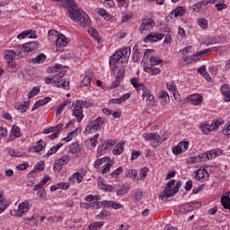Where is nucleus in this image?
Wrapping results in <instances>:
<instances>
[{
	"label": "nucleus",
	"mask_w": 230,
	"mask_h": 230,
	"mask_svg": "<svg viewBox=\"0 0 230 230\" xmlns=\"http://www.w3.org/2000/svg\"><path fill=\"white\" fill-rule=\"evenodd\" d=\"M57 3H66L68 7V14L70 19L79 26L85 28L91 24V20L89 19V15L85 13L83 10L78 9V4L74 0H55Z\"/></svg>",
	"instance_id": "f257e3e1"
},
{
	"label": "nucleus",
	"mask_w": 230,
	"mask_h": 230,
	"mask_svg": "<svg viewBox=\"0 0 230 230\" xmlns=\"http://www.w3.org/2000/svg\"><path fill=\"white\" fill-rule=\"evenodd\" d=\"M224 153L220 148L212 149L201 155L191 156L187 163L189 164H195V163H206L211 159H215L217 155H222Z\"/></svg>",
	"instance_id": "f03ea898"
},
{
	"label": "nucleus",
	"mask_w": 230,
	"mask_h": 230,
	"mask_svg": "<svg viewBox=\"0 0 230 230\" xmlns=\"http://www.w3.org/2000/svg\"><path fill=\"white\" fill-rule=\"evenodd\" d=\"M66 73L67 71L64 70L59 74L56 75L55 77H46L45 83L49 85L53 82V85L55 87H61V89H65V91H69V81H64L62 78L66 76Z\"/></svg>",
	"instance_id": "7ed1b4c3"
},
{
	"label": "nucleus",
	"mask_w": 230,
	"mask_h": 230,
	"mask_svg": "<svg viewBox=\"0 0 230 230\" xmlns=\"http://www.w3.org/2000/svg\"><path fill=\"white\" fill-rule=\"evenodd\" d=\"M123 57H125V54L121 50H117L112 56L110 58L109 64L110 66H113L112 71L113 74L116 75V73L119 72V69H125L123 68Z\"/></svg>",
	"instance_id": "20e7f679"
},
{
	"label": "nucleus",
	"mask_w": 230,
	"mask_h": 230,
	"mask_svg": "<svg viewBox=\"0 0 230 230\" xmlns=\"http://www.w3.org/2000/svg\"><path fill=\"white\" fill-rule=\"evenodd\" d=\"M37 48H39V42L37 41H31L23 45H18L16 47V53H17L18 58H24L27 53L35 51Z\"/></svg>",
	"instance_id": "39448f33"
},
{
	"label": "nucleus",
	"mask_w": 230,
	"mask_h": 230,
	"mask_svg": "<svg viewBox=\"0 0 230 230\" xmlns=\"http://www.w3.org/2000/svg\"><path fill=\"white\" fill-rule=\"evenodd\" d=\"M175 186V180H171L167 182L163 192L159 194V199L163 200V202H166L170 197H175V189L172 188Z\"/></svg>",
	"instance_id": "423d86ee"
},
{
	"label": "nucleus",
	"mask_w": 230,
	"mask_h": 230,
	"mask_svg": "<svg viewBox=\"0 0 230 230\" xmlns=\"http://www.w3.org/2000/svg\"><path fill=\"white\" fill-rule=\"evenodd\" d=\"M143 137L146 141H151V146H154V148L162 145L163 141H166V137L163 138L161 135L157 133H145Z\"/></svg>",
	"instance_id": "0eeeda50"
},
{
	"label": "nucleus",
	"mask_w": 230,
	"mask_h": 230,
	"mask_svg": "<svg viewBox=\"0 0 230 230\" xmlns=\"http://www.w3.org/2000/svg\"><path fill=\"white\" fill-rule=\"evenodd\" d=\"M105 123V119L102 117H98L94 120L88 123V125L85 128V132L88 134H91L93 132H96L99 130L100 127Z\"/></svg>",
	"instance_id": "6e6552de"
},
{
	"label": "nucleus",
	"mask_w": 230,
	"mask_h": 230,
	"mask_svg": "<svg viewBox=\"0 0 230 230\" xmlns=\"http://www.w3.org/2000/svg\"><path fill=\"white\" fill-rule=\"evenodd\" d=\"M154 26H155V22L152 18L143 19L138 31L143 35L145 31H150V30H154Z\"/></svg>",
	"instance_id": "1a4fd4ad"
},
{
	"label": "nucleus",
	"mask_w": 230,
	"mask_h": 230,
	"mask_svg": "<svg viewBox=\"0 0 230 230\" xmlns=\"http://www.w3.org/2000/svg\"><path fill=\"white\" fill-rule=\"evenodd\" d=\"M207 53H211V49H205L203 50L198 51L193 56L187 57L183 60L187 64H191V62H197V60H200V58H202V56L206 55Z\"/></svg>",
	"instance_id": "9d476101"
},
{
	"label": "nucleus",
	"mask_w": 230,
	"mask_h": 230,
	"mask_svg": "<svg viewBox=\"0 0 230 230\" xmlns=\"http://www.w3.org/2000/svg\"><path fill=\"white\" fill-rule=\"evenodd\" d=\"M68 42L69 41L67 40V38L64 34L58 33V38L56 40L57 51H64V48H66V46H67Z\"/></svg>",
	"instance_id": "9b49d317"
},
{
	"label": "nucleus",
	"mask_w": 230,
	"mask_h": 230,
	"mask_svg": "<svg viewBox=\"0 0 230 230\" xmlns=\"http://www.w3.org/2000/svg\"><path fill=\"white\" fill-rule=\"evenodd\" d=\"M72 107H74L73 116L76 118L77 123H82V119H84V109H82L77 102H73Z\"/></svg>",
	"instance_id": "f8f14e48"
},
{
	"label": "nucleus",
	"mask_w": 230,
	"mask_h": 230,
	"mask_svg": "<svg viewBox=\"0 0 230 230\" xmlns=\"http://www.w3.org/2000/svg\"><path fill=\"white\" fill-rule=\"evenodd\" d=\"M70 160L71 156L67 155L56 160L54 164V170H58V172H60V170H62V166H64V164H67V163H69Z\"/></svg>",
	"instance_id": "ddd939ff"
},
{
	"label": "nucleus",
	"mask_w": 230,
	"mask_h": 230,
	"mask_svg": "<svg viewBox=\"0 0 230 230\" xmlns=\"http://www.w3.org/2000/svg\"><path fill=\"white\" fill-rule=\"evenodd\" d=\"M30 211V201L25 200L19 204L18 210L14 214L16 217H22L24 213H28Z\"/></svg>",
	"instance_id": "4468645a"
},
{
	"label": "nucleus",
	"mask_w": 230,
	"mask_h": 230,
	"mask_svg": "<svg viewBox=\"0 0 230 230\" xmlns=\"http://www.w3.org/2000/svg\"><path fill=\"white\" fill-rule=\"evenodd\" d=\"M163 39H164V34L150 33L144 39V42H157L158 40H163Z\"/></svg>",
	"instance_id": "2eb2a0df"
},
{
	"label": "nucleus",
	"mask_w": 230,
	"mask_h": 230,
	"mask_svg": "<svg viewBox=\"0 0 230 230\" xmlns=\"http://www.w3.org/2000/svg\"><path fill=\"white\" fill-rule=\"evenodd\" d=\"M116 80L111 84V89H116V87H119V80L125 76V69H119V72H115Z\"/></svg>",
	"instance_id": "dca6fc26"
},
{
	"label": "nucleus",
	"mask_w": 230,
	"mask_h": 230,
	"mask_svg": "<svg viewBox=\"0 0 230 230\" xmlns=\"http://www.w3.org/2000/svg\"><path fill=\"white\" fill-rule=\"evenodd\" d=\"M189 102H191L193 105H202L203 98L202 95L196 93L187 97Z\"/></svg>",
	"instance_id": "f3484780"
},
{
	"label": "nucleus",
	"mask_w": 230,
	"mask_h": 230,
	"mask_svg": "<svg viewBox=\"0 0 230 230\" xmlns=\"http://www.w3.org/2000/svg\"><path fill=\"white\" fill-rule=\"evenodd\" d=\"M139 78L137 77H133L130 79V83L133 85V87H135V89H137V93H139L140 91H142V93L146 89L145 87V84H139Z\"/></svg>",
	"instance_id": "a211bd4d"
},
{
	"label": "nucleus",
	"mask_w": 230,
	"mask_h": 230,
	"mask_svg": "<svg viewBox=\"0 0 230 230\" xmlns=\"http://www.w3.org/2000/svg\"><path fill=\"white\" fill-rule=\"evenodd\" d=\"M94 74L93 72H89L81 81V87H86V85H91V82H93V77Z\"/></svg>",
	"instance_id": "6ab92c4d"
},
{
	"label": "nucleus",
	"mask_w": 230,
	"mask_h": 230,
	"mask_svg": "<svg viewBox=\"0 0 230 230\" xmlns=\"http://www.w3.org/2000/svg\"><path fill=\"white\" fill-rule=\"evenodd\" d=\"M144 71L146 73H149V75H153L155 76V75H159L161 73V68L155 67L154 66H146L144 65Z\"/></svg>",
	"instance_id": "aec40b11"
},
{
	"label": "nucleus",
	"mask_w": 230,
	"mask_h": 230,
	"mask_svg": "<svg viewBox=\"0 0 230 230\" xmlns=\"http://www.w3.org/2000/svg\"><path fill=\"white\" fill-rule=\"evenodd\" d=\"M195 173H196L197 181H200L201 179H204L206 175L208 178H209V172H208V170H206L205 168L197 170Z\"/></svg>",
	"instance_id": "412c9836"
},
{
	"label": "nucleus",
	"mask_w": 230,
	"mask_h": 230,
	"mask_svg": "<svg viewBox=\"0 0 230 230\" xmlns=\"http://www.w3.org/2000/svg\"><path fill=\"white\" fill-rule=\"evenodd\" d=\"M179 211L180 213H190V211H193V202L181 205Z\"/></svg>",
	"instance_id": "4be33fe9"
},
{
	"label": "nucleus",
	"mask_w": 230,
	"mask_h": 230,
	"mask_svg": "<svg viewBox=\"0 0 230 230\" xmlns=\"http://www.w3.org/2000/svg\"><path fill=\"white\" fill-rule=\"evenodd\" d=\"M48 144L44 141H42V139L39 140L37 142L36 146H33L32 148L33 150H35L36 154H39V152H42L44 150V148H46V146Z\"/></svg>",
	"instance_id": "5701e85b"
},
{
	"label": "nucleus",
	"mask_w": 230,
	"mask_h": 230,
	"mask_svg": "<svg viewBox=\"0 0 230 230\" xmlns=\"http://www.w3.org/2000/svg\"><path fill=\"white\" fill-rule=\"evenodd\" d=\"M64 146V144L58 143L55 146L51 147L48 153L44 155V157H49L50 155H53V154H57L58 150H60Z\"/></svg>",
	"instance_id": "b1692460"
},
{
	"label": "nucleus",
	"mask_w": 230,
	"mask_h": 230,
	"mask_svg": "<svg viewBox=\"0 0 230 230\" xmlns=\"http://www.w3.org/2000/svg\"><path fill=\"white\" fill-rule=\"evenodd\" d=\"M17 56V49L14 50H5L4 52V58L7 61L13 60L15 57Z\"/></svg>",
	"instance_id": "393cba45"
},
{
	"label": "nucleus",
	"mask_w": 230,
	"mask_h": 230,
	"mask_svg": "<svg viewBox=\"0 0 230 230\" xmlns=\"http://www.w3.org/2000/svg\"><path fill=\"white\" fill-rule=\"evenodd\" d=\"M139 58H141V52H139V47L137 45H135L133 47L132 60L134 62H139Z\"/></svg>",
	"instance_id": "a878e982"
},
{
	"label": "nucleus",
	"mask_w": 230,
	"mask_h": 230,
	"mask_svg": "<svg viewBox=\"0 0 230 230\" xmlns=\"http://www.w3.org/2000/svg\"><path fill=\"white\" fill-rule=\"evenodd\" d=\"M68 152L69 154H73V155H75V154H80V152H82V148L77 143H74L70 145Z\"/></svg>",
	"instance_id": "bb28decb"
},
{
	"label": "nucleus",
	"mask_w": 230,
	"mask_h": 230,
	"mask_svg": "<svg viewBox=\"0 0 230 230\" xmlns=\"http://www.w3.org/2000/svg\"><path fill=\"white\" fill-rule=\"evenodd\" d=\"M46 61V55L43 53L38 55L34 58H31L30 62H32V64H42V62Z\"/></svg>",
	"instance_id": "cd10ccee"
},
{
	"label": "nucleus",
	"mask_w": 230,
	"mask_h": 230,
	"mask_svg": "<svg viewBox=\"0 0 230 230\" xmlns=\"http://www.w3.org/2000/svg\"><path fill=\"white\" fill-rule=\"evenodd\" d=\"M40 93V86H34L31 90L28 93V100L37 96Z\"/></svg>",
	"instance_id": "c85d7f7f"
},
{
	"label": "nucleus",
	"mask_w": 230,
	"mask_h": 230,
	"mask_svg": "<svg viewBox=\"0 0 230 230\" xmlns=\"http://www.w3.org/2000/svg\"><path fill=\"white\" fill-rule=\"evenodd\" d=\"M173 12H174V18L182 17V15L186 13V8L182 6H178L173 10Z\"/></svg>",
	"instance_id": "c756f323"
},
{
	"label": "nucleus",
	"mask_w": 230,
	"mask_h": 230,
	"mask_svg": "<svg viewBox=\"0 0 230 230\" xmlns=\"http://www.w3.org/2000/svg\"><path fill=\"white\" fill-rule=\"evenodd\" d=\"M123 150H125L123 143L118 144L113 147V155H121V154H123Z\"/></svg>",
	"instance_id": "7c9ffc66"
},
{
	"label": "nucleus",
	"mask_w": 230,
	"mask_h": 230,
	"mask_svg": "<svg viewBox=\"0 0 230 230\" xmlns=\"http://www.w3.org/2000/svg\"><path fill=\"white\" fill-rule=\"evenodd\" d=\"M208 4H209V2H208V0L199 1L196 4H194L193 11L199 12L200 8H202L203 6H208Z\"/></svg>",
	"instance_id": "2f4dec72"
},
{
	"label": "nucleus",
	"mask_w": 230,
	"mask_h": 230,
	"mask_svg": "<svg viewBox=\"0 0 230 230\" xmlns=\"http://www.w3.org/2000/svg\"><path fill=\"white\" fill-rule=\"evenodd\" d=\"M107 161H111V158L110 157H103V158H100V159H97L95 162H94V168H96V170H98V168H100V166H102V164L103 163H107Z\"/></svg>",
	"instance_id": "473e14b6"
},
{
	"label": "nucleus",
	"mask_w": 230,
	"mask_h": 230,
	"mask_svg": "<svg viewBox=\"0 0 230 230\" xmlns=\"http://www.w3.org/2000/svg\"><path fill=\"white\" fill-rule=\"evenodd\" d=\"M77 105H79L82 109H89L93 107V102L89 101H76Z\"/></svg>",
	"instance_id": "72a5a7b5"
},
{
	"label": "nucleus",
	"mask_w": 230,
	"mask_h": 230,
	"mask_svg": "<svg viewBox=\"0 0 230 230\" xmlns=\"http://www.w3.org/2000/svg\"><path fill=\"white\" fill-rule=\"evenodd\" d=\"M75 179L76 180L77 183L80 184V182L84 181V176H82L80 172H76L69 178V181H75Z\"/></svg>",
	"instance_id": "f704fd0d"
},
{
	"label": "nucleus",
	"mask_w": 230,
	"mask_h": 230,
	"mask_svg": "<svg viewBox=\"0 0 230 230\" xmlns=\"http://www.w3.org/2000/svg\"><path fill=\"white\" fill-rule=\"evenodd\" d=\"M148 175V167H144L140 170V178H137V181H145Z\"/></svg>",
	"instance_id": "c9c22d12"
},
{
	"label": "nucleus",
	"mask_w": 230,
	"mask_h": 230,
	"mask_svg": "<svg viewBox=\"0 0 230 230\" xmlns=\"http://www.w3.org/2000/svg\"><path fill=\"white\" fill-rule=\"evenodd\" d=\"M67 105H69V99L65 100L64 102L59 105L58 110L57 111V116H60V114H62L64 111V108L67 107Z\"/></svg>",
	"instance_id": "e433bc0d"
},
{
	"label": "nucleus",
	"mask_w": 230,
	"mask_h": 230,
	"mask_svg": "<svg viewBox=\"0 0 230 230\" xmlns=\"http://www.w3.org/2000/svg\"><path fill=\"white\" fill-rule=\"evenodd\" d=\"M197 24L198 26H199V28H202V30H207L208 20H206L205 18H200L197 21Z\"/></svg>",
	"instance_id": "4c0bfd02"
},
{
	"label": "nucleus",
	"mask_w": 230,
	"mask_h": 230,
	"mask_svg": "<svg viewBox=\"0 0 230 230\" xmlns=\"http://www.w3.org/2000/svg\"><path fill=\"white\" fill-rule=\"evenodd\" d=\"M39 218L40 216L38 214H34L30 219H29V226H37L39 224Z\"/></svg>",
	"instance_id": "58836bf2"
},
{
	"label": "nucleus",
	"mask_w": 230,
	"mask_h": 230,
	"mask_svg": "<svg viewBox=\"0 0 230 230\" xmlns=\"http://www.w3.org/2000/svg\"><path fill=\"white\" fill-rule=\"evenodd\" d=\"M126 177H129L132 181H136L137 179V171L129 170L126 172Z\"/></svg>",
	"instance_id": "ea45409f"
},
{
	"label": "nucleus",
	"mask_w": 230,
	"mask_h": 230,
	"mask_svg": "<svg viewBox=\"0 0 230 230\" xmlns=\"http://www.w3.org/2000/svg\"><path fill=\"white\" fill-rule=\"evenodd\" d=\"M11 134L14 136V137H19L21 136V128H19V126L13 125L12 127Z\"/></svg>",
	"instance_id": "a19ab883"
},
{
	"label": "nucleus",
	"mask_w": 230,
	"mask_h": 230,
	"mask_svg": "<svg viewBox=\"0 0 230 230\" xmlns=\"http://www.w3.org/2000/svg\"><path fill=\"white\" fill-rule=\"evenodd\" d=\"M227 37L221 35V36H215L214 37V44H224L226 42Z\"/></svg>",
	"instance_id": "79ce46f5"
},
{
	"label": "nucleus",
	"mask_w": 230,
	"mask_h": 230,
	"mask_svg": "<svg viewBox=\"0 0 230 230\" xmlns=\"http://www.w3.org/2000/svg\"><path fill=\"white\" fill-rule=\"evenodd\" d=\"M161 62H163V60H161L159 57L155 56L150 58V66H155L161 64Z\"/></svg>",
	"instance_id": "37998d69"
},
{
	"label": "nucleus",
	"mask_w": 230,
	"mask_h": 230,
	"mask_svg": "<svg viewBox=\"0 0 230 230\" xmlns=\"http://www.w3.org/2000/svg\"><path fill=\"white\" fill-rule=\"evenodd\" d=\"M36 196L40 199L41 200H46V197H47V193H46V190L44 189H40L37 193Z\"/></svg>",
	"instance_id": "c03bdc74"
},
{
	"label": "nucleus",
	"mask_w": 230,
	"mask_h": 230,
	"mask_svg": "<svg viewBox=\"0 0 230 230\" xmlns=\"http://www.w3.org/2000/svg\"><path fill=\"white\" fill-rule=\"evenodd\" d=\"M7 71L9 73H13V71H15V61H13V59L7 61Z\"/></svg>",
	"instance_id": "a18cd8bd"
},
{
	"label": "nucleus",
	"mask_w": 230,
	"mask_h": 230,
	"mask_svg": "<svg viewBox=\"0 0 230 230\" xmlns=\"http://www.w3.org/2000/svg\"><path fill=\"white\" fill-rule=\"evenodd\" d=\"M216 8L217 12H222V10L227 9V4H224V0H220L219 3L216 4Z\"/></svg>",
	"instance_id": "49530a36"
},
{
	"label": "nucleus",
	"mask_w": 230,
	"mask_h": 230,
	"mask_svg": "<svg viewBox=\"0 0 230 230\" xmlns=\"http://www.w3.org/2000/svg\"><path fill=\"white\" fill-rule=\"evenodd\" d=\"M166 85H167V89L169 91H172L174 99L177 100L178 99L177 96H176L177 93H175L177 86L175 85V84H173V83H167Z\"/></svg>",
	"instance_id": "de8ad7c7"
},
{
	"label": "nucleus",
	"mask_w": 230,
	"mask_h": 230,
	"mask_svg": "<svg viewBox=\"0 0 230 230\" xmlns=\"http://www.w3.org/2000/svg\"><path fill=\"white\" fill-rule=\"evenodd\" d=\"M172 154L174 155H181V154H182V147L181 144H178L176 146L172 148Z\"/></svg>",
	"instance_id": "09e8293b"
},
{
	"label": "nucleus",
	"mask_w": 230,
	"mask_h": 230,
	"mask_svg": "<svg viewBox=\"0 0 230 230\" xmlns=\"http://www.w3.org/2000/svg\"><path fill=\"white\" fill-rule=\"evenodd\" d=\"M31 31H24L17 35V39L19 40H22V39H26V37H28L30 35V33H31Z\"/></svg>",
	"instance_id": "8fccbe9b"
},
{
	"label": "nucleus",
	"mask_w": 230,
	"mask_h": 230,
	"mask_svg": "<svg viewBox=\"0 0 230 230\" xmlns=\"http://www.w3.org/2000/svg\"><path fill=\"white\" fill-rule=\"evenodd\" d=\"M147 105L149 107H155V100L154 99V95L151 94L146 98Z\"/></svg>",
	"instance_id": "3c124183"
},
{
	"label": "nucleus",
	"mask_w": 230,
	"mask_h": 230,
	"mask_svg": "<svg viewBox=\"0 0 230 230\" xmlns=\"http://www.w3.org/2000/svg\"><path fill=\"white\" fill-rule=\"evenodd\" d=\"M115 145L116 141L111 140V142L103 144L102 148H104V150H111V148H112V146H114Z\"/></svg>",
	"instance_id": "603ef678"
},
{
	"label": "nucleus",
	"mask_w": 230,
	"mask_h": 230,
	"mask_svg": "<svg viewBox=\"0 0 230 230\" xmlns=\"http://www.w3.org/2000/svg\"><path fill=\"white\" fill-rule=\"evenodd\" d=\"M203 44L206 46H209V44H215V38L214 37H207L203 40Z\"/></svg>",
	"instance_id": "864d4df0"
},
{
	"label": "nucleus",
	"mask_w": 230,
	"mask_h": 230,
	"mask_svg": "<svg viewBox=\"0 0 230 230\" xmlns=\"http://www.w3.org/2000/svg\"><path fill=\"white\" fill-rule=\"evenodd\" d=\"M121 173H123V167H119L116 170H114L111 175L112 177H118V175H120Z\"/></svg>",
	"instance_id": "5fc2aeb1"
},
{
	"label": "nucleus",
	"mask_w": 230,
	"mask_h": 230,
	"mask_svg": "<svg viewBox=\"0 0 230 230\" xmlns=\"http://www.w3.org/2000/svg\"><path fill=\"white\" fill-rule=\"evenodd\" d=\"M28 107H30V101L24 102V103L20 107L19 111L22 112H26V111H28Z\"/></svg>",
	"instance_id": "6e6d98bb"
},
{
	"label": "nucleus",
	"mask_w": 230,
	"mask_h": 230,
	"mask_svg": "<svg viewBox=\"0 0 230 230\" xmlns=\"http://www.w3.org/2000/svg\"><path fill=\"white\" fill-rule=\"evenodd\" d=\"M88 33L93 38V39H96L98 40V31H96L95 29H89L88 30Z\"/></svg>",
	"instance_id": "4d7b16f0"
},
{
	"label": "nucleus",
	"mask_w": 230,
	"mask_h": 230,
	"mask_svg": "<svg viewBox=\"0 0 230 230\" xmlns=\"http://www.w3.org/2000/svg\"><path fill=\"white\" fill-rule=\"evenodd\" d=\"M134 199L135 200H141L143 199V191L135 190Z\"/></svg>",
	"instance_id": "13d9d810"
},
{
	"label": "nucleus",
	"mask_w": 230,
	"mask_h": 230,
	"mask_svg": "<svg viewBox=\"0 0 230 230\" xmlns=\"http://www.w3.org/2000/svg\"><path fill=\"white\" fill-rule=\"evenodd\" d=\"M35 168L38 172H43L44 168H46V164L44 162H40L35 165Z\"/></svg>",
	"instance_id": "bf43d9fd"
},
{
	"label": "nucleus",
	"mask_w": 230,
	"mask_h": 230,
	"mask_svg": "<svg viewBox=\"0 0 230 230\" xmlns=\"http://www.w3.org/2000/svg\"><path fill=\"white\" fill-rule=\"evenodd\" d=\"M105 217H111V212L102 210L100 214L97 215V218H103Z\"/></svg>",
	"instance_id": "052dcab7"
},
{
	"label": "nucleus",
	"mask_w": 230,
	"mask_h": 230,
	"mask_svg": "<svg viewBox=\"0 0 230 230\" xmlns=\"http://www.w3.org/2000/svg\"><path fill=\"white\" fill-rule=\"evenodd\" d=\"M9 204L6 201H0V213H4V209L8 208Z\"/></svg>",
	"instance_id": "680f3d73"
},
{
	"label": "nucleus",
	"mask_w": 230,
	"mask_h": 230,
	"mask_svg": "<svg viewBox=\"0 0 230 230\" xmlns=\"http://www.w3.org/2000/svg\"><path fill=\"white\" fill-rule=\"evenodd\" d=\"M229 92H230L229 84H224V85L221 87V93H222L223 96H224L225 94H227Z\"/></svg>",
	"instance_id": "e2e57ef3"
},
{
	"label": "nucleus",
	"mask_w": 230,
	"mask_h": 230,
	"mask_svg": "<svg viewBox=\"0 0 230 230\" xmlns=\"http://www.w3.org/2000/svg\"><path fill=\"white\" fill-rule=\"evenodd\" d=\"M38 102H40V105L42 107V105H46L51 102V97H45L43 100H39Z\"/></svg>",
	"instance_id": "0e129e2a"
},
{
	"label": "nucleus",
	"mask_w": 230,
	"mask_h": 230,
	"mask_svg": "<svg viewBox=\"0 0 230 230\" xmlns=\"http://www.w3.org/2000/svg\"><path fill=\"white\" fill-rule=\"evenodd\" d=\"M185 190L186 191H190L191 190V188H193V181L189 180L186 183H185Z\"/></svg>",
	"instance_id": "69168bd1"
},
{
	"label": "nucleus",
	"mask_w": 230,
	"mask_h": 230,
	"mask_svg": "<svg viewBox=\"0 0 230 230\" xmlns=\"http://www.w3.org/2000/svg\"><path fill=\"white\" fill-rule=\"evenodd\" d=\"M111 208L113 209H123V205H121L120 203H118L116 201H112Z\"/></svg>",
	"instance_id": "338daca9"
},
{
	"label": "nucleus",
	"mask_w": 230,
	"mask_h": 230,
	"mask_svg": "<svg viewBox=\"0 0 230 230\" xmlns=\"http://www.w3.org/2000/svg\"><path fill=\"white\" fill-rule=\"evenodd\" d=\"M224 136H227V137H230V127L227 125L226 128H223L222 130Z\"/></svg>",
	"instance_id": "774afa93"
}]
</instances>
